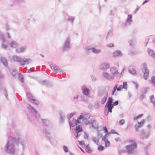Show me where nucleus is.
<instances>
[{"instance_id":"nucleus-39","label":"nucleus","mask_w":155,"mask_h":155,"mask_svg":"<svg viewBox=\"0 0 155 155\" xmlns=\"http://www.w3.org/2000/svg\"><path fill=\"white\" fill-rule=\"evenodd\" d=\"M129 72L133 75H134L136 73L135 69L133 68H130L128 70Z\"/></svg>"},{"instance_id":"nucleus-1","label":"nucleus","mask_w":155,"mask_h":155,"mask_svg":"<svg viewBox=\"0 0 155 155\" xmlns=\"http://www.w3.org/2000/svg\"><path fill=\"white\" fill-rule=\"evenodd\" d=\"M19 142V138L12 137H9L5 147V152L9 154L14 155L15 153V145H18Z\"/></svg>"},{"instance_id":"nucleus-16","label":"nucleus","mask_w":155,"mask_h":155,"mask_svg":"<svg viewBox=\"0 0 155 155\" xmlns=\"http://www.w3.org/2000/svg\"><path fill=\"white\" fill-rule=\"evenodd\" d=\"M110 64L109 63H104L101 64L99 66V69L100 70L103 71L107 69L110 68Z\"/></svg>"},{"instance_id":"nucleus-40","label":"nucleus","mask_w":155,"mask_h":155,"mask_svg":"<svg viewBox=\"0 0 155 155\" xmlns=\"http://www.w3.org/2000/svg\"><path fill=\"white\" fill-rule=\"evenodd\" d=\"M41 83L42 84H44L47 87H48L50 85V84L49 82L46 80H43L41 81Z\"/></svg>"},{"instance_id":"nucleus-30","label":"nucleus","mask_w":155,"mask_h":155,"mask_svg":"<svg viewBox=\"0 0 155 155\" xmlns=\"http://www.w3.org/2000/svg\"><path fill=\"white\" fill-rule=\"evenodd\" d=\"M2 48L4 49H6L8 46V43L6 41H2Z\"/></svg>"},{"instance_id":"nucleus-4","label":"nucleus","mask_w":155,"mask_h":155,"mask_svg":"<svg viewBox=\"0 0 155 155\" xmlns=\"http://www.w3.org/2000/svg\"><path fill=\"white\" fill-rule=\"evenodd\" d=\"M137 143L126 145L125 148L127 152L130 155L133 154L134 153L135 149L137 148Z\"/></svg>"},{"instance_id":"nucleus-53","label":"nucleus","mask_w":155,"mask_h":155,"mask_svg":"<svg viewBox=\"0 0 155 155\" xmlns=\"http://www.w3.org/2000/svg\"><path fill=\"white\" fill-rule=\"evenodd\" d=\"M84 115L85 118H86V120L89 119L91 116L90 114L88 113L84 114Z\"/></svg>"},{"instance_id":"nucleus-60","label":"nucleus","mask_w":155,"mask_h":155,"mask_svg":"<svg viewBox=\"0 0 155 155\" xmlns=\"http://www.w3.org/2000/svg\"><path fill=\"white\" fill-rule=\"evenodd\" d=\"M125 123V120L124 119L120 120L118 124L120 125H122Z\"/></svg>"},{"instance_id":"nucleus-55","label":"nucleus","mask_w":155,"mask_h":155,"mask_svg":"<svg viewBox=\"0 0 155 155\" xmlns=\"http://www.w3.org/2000/svg\"><path fill=\"white\" fill-rule=\"evenodd\" d=\"M76 112H74L73 113H71L70 114H68L67 115V118H71L75 114Z\"/></svg>"},{"instance_id":"nucleus-58","label":"nucleus","mask_w":155,"mask_h":155,"mask_svg":"<svg viewBox=\"0 0 155 155\" xmlns=\"http://www.w3.org/2000/svg\"><path fill=\"white\" fill-rule=\"evenodd\" d=\"M149 148V147H148V146H146L144 148V151L146 155H149V154L148 152Z\"/></svg>"},{"instance_id":"nucleus-19","label":"nucleus","mask_w":155,"mask_h":155,"mask_svg":"<svg viewBox=\"0 0 155 155\" xmlns=\"http://www.w3.org/2000/svg\"><path fill=\"white\" fill-rule=\"evenodd\" d=\"M102 75L106 79L112 80L114 79V76L110 75L107 72H103Z\"/></svg>"},{"instance_id":"nucleus-7","label":"nucleus","mask_w":155,"mask_h":155,"mask_svg":"<svg viewBox=\"0 0 155 155\" xmlns=\"http://www.w3.org/2000/svg\"><path fill=\"white\" fill-rule=\"evenodd\" d=\"M132 15H128L126 21L123 25H122V28L123 29H125L126 27L131 25L132 23Z\"/></svg>"},{"instance_id":"nucleus-26","label":"nucleus","mask_w":155,"mask_h":155,"mask_svg":"<svg viewBox=\"0 0 155 155\" xmlns=\"http://www.w3.org/2000/svg\"><path fill=\"white\" fill-rule=\"evenodd\" d=\"M82 90L83 94L85 96H87L90 93V90L88 88L84 87V86L82 87Z\"/></svg>"},{"instance_id":"nucleus-48","label":"nucleus","mask_w":155,"mask_h":155,"mask_svg":"<svg viewBox=\"0 0 155 155\" xmlns=\"http://www.w3.org/2000/svg\"><path fill=\"white\" fill-rule=\"evenodd\" d=\"M20 142L22 146L23 149H24L26 143L25 141L24 140H21L20 141Z\"/></svg>"},{"instance_id":"nucleus-37","label":"nucleus","mask_w":155,"mask_h":155,"mask_svg":"<svg viewBox=\"0 0 155 155\" xmlns=\"http://www.w3.org/2000/svg\"><path fill=\"white\" fill-rule=\"evenodd\" d=\"M92 51L94 53L99 54L101 52V50L100 49H97L94 47H92Z\"/></svg>"},{"instance_id":"nucleus-59","label":"nucleus","mask_w":155,"mask_h":155,"mask_svg":"<svg viewBox=\"0 0 155 155\" xmlns=\"http://www.w3.org/2000/svg\"><path fill=\"white\" fill-rule=\"evenodd\" d=\"M63 149L65 152H68V147L65 146H64L63 147Z\"/></svg>"},{"instance_id":"nucleus-34","label":"nucleus","mask_w":155,"mask_h":155,"mask_svg":"<svg viewBox=\"0 0 155 155\" xmlns=\"http://www.w3.org/2000/svg\"><path fill=\"white\" fill-rule=\"evenodd\" d=\"M113 35L112 30H109L107 33V35L106 36V38L107 39H108L109 38L111 37Z\"/></svg>"},{"instance_id":"nucleus-62","label":"nucleus","mask_w":155,"mask_h":155,"mask_svg":"<svg viewBox=\"0 0 155 155\" xmlns=\"http://www.w3.org/2000/svg\"><path fill=\"white\" fill-rule=\"evenodd\" d=\"M140 125H138V124H136L135 125L134 127L135 128V130L138 132L139 131V129L141 127L140 126Z\"/></svg>"},{"instance_id":"nucleus-22","label":"nucleus","mask_w":155,"mask_h":155,"mask_svg":"<svg viewBox=\"0 0 155 155\" xmlns=\"http://www.w3.org/2000/svg\"><path fill=\"white\" fill-rule=\"evenodd\" d=\"M110 71L114 76H116L119 74L117 69L115 67H113L110 68Z\"/></svg>"},{"instance_id":"nucleus-52","label":"nucleus","mask_w":155,"mask_h":155,"mask_svg":"<svg viewBox=\"0 0 155 155\" xmlns=\"http://www.w3.org/2000/svg\"><path fill=\"white\" fill-rule=\"evenodd\" d=\"M143 115V114H139V115H138L137 116L135 117H134L133 119V120L134 121H135L137 119H139V118H141L142 117Z\"/></svg>"},{"instance_id":"nucleus-23","label":"nucleus","mask_w":155,"mask_h":155,"mask_svg":"<svg viewBox=\"0 0 155 155\" xmlns=\"http://www.w3.org/2000/svg\"><path fill=\"white\" fill-rule=\"evenodd\" d=\"M0 61L6 67H7L8 66V63L7 59L6 58L2 57H1Z\"/></svg>"},{"instance_id":"nucleus-24","label":"nucleus","mask_w":155,"mask_h":155,"mask_svg":"<svg viewBox=\"0 0 155 155\" xmlns=\"http://www.w3.org/2000/svg\"><path fill=\"white\" fill-rule=\"evenodd\" d=\"M26 49V46H23L20 48H17L15 49V51L17 53H21L24 52L25 51Z\"/></svg>"},{"instance_id":"nucleus-2","label":"nucleus","mask_w":155,"mask_h":155,"mask_svg":"<svg viewBox=\"0 0 155 155\" xmlns=\"http://www.w3.org/2000/svg\"><path fill=\"white\" fill-rule=\"evenodd\" d=\"M110 90V87L106 86L104 87H99L97 91V96L101 98L100 103L104 104L106 101L108 96V92Z\"/></svg>"},{"instance_id":"nucleus-46","label":"nucleus","mask_w":155,"mask_h":155,"mask_svg":"<svg viewBox=\"0 0 155 155\" xmlns=\"http://www.w3.org/2000/svg\"><path fill=\"white\" fill-rule=\"evenodd\" d=\"M32 69H35V68L34 67H32L30 69H26L25 70V72L27 73H29L31 72L36 71H38L37 70H30Z\"/></svg>"},{"instance_id":"nucleus-20","label":"nucleus","mask_w":155,"mask_h":155,"mask_svg":"<svg viewBox=\"0 0 155 155\" xmlns=\"http://www.w3.org/2000/svg\"><path fill=\"white\" fill-rule=\"evenodd\" d=\"M51 129H47L46 128H44L43 130V133L46 136L47 138L50 137L51 136V133L49 130Z\"/></svg>"},{"instance_id":"nucleus-63","label":"nucleus","mask_w":155,"mask_h":155,"mask_svg":"<svg viewBox=\"0 0 155 155\" xmlns=\"http://www.w3.org/2000/svg\"><path fill=\"white\" fill-rule=\"evenodd\" d=\"M97 136L98 138H101L102 137L103 134L102 133L100 132L99 130H98L97 132Z\"/></svg>"},{"instance_id":"nucleus-42","label":"nucleus","mask_w":155,"mask_h":155,"mask_svg":"<svg viewBox=\"0 0 155 155\" xmlns=\"http://www.w3.org/2000/svg\"><path fill=\"white\" fill-rule=\"evenodd\" d=\"M4 37V33L1 31H0V40L1 41H5Z\"/></svg>"},{"instance_id":"nucleus-21","label":"nucleus","mask_w":155,"mask_h":155,"mask_svg":"<svg viewBox=\"0 0 155 155\" xmlns=\"http://www.w3.org/2000/svg\"><path fill=\"white\" fill-rule=\"evenodd\" d=\"M91 124V126L94 129H98V124L97 123L95 120L94 119H92L90 122Z\"/></svg>"},{"instance_id":"nucleus-6","label":"nucleus","mask_w":155,"mask_h":155,"mask_svg":"<svg viewBox=\"0 0 155 155\" xmlns=\"http://www.w3.org/2000/svg\"><path fill=\"white\" fill-rule=\"evenodd\" d=\"M27 108L31 114H33L35 117L37 118L40 117V115L38 111L30 104H28Z\"/></svg>"},{"instance_id":"nucleus-45","label":"nucleus","mask_w":155,"mask_h":155,"mask_svg":"<svg viewBox=\"0 0 155 155\" xmlns=\"http://www.w3.org/2000/svg\"><path fill=\"white\" fill-rule=\"evenodd\" d=\"M150 82L153 84L155 85V76H152L151 77Z\"/></svg>"},{"instance_id":"nucleus-64","label":"nucleus","mask_w":155,"mask_h":155,"mask_svg":"<svg viewBox=\"0 0 155 155\" xmlns=\"http://www.w3.org/2000/svg\"><path fill=\"white\" fill-rule=\"evenodd\" d=\"M148 89L147 87H145L143 88V90L142 91L141 93L143 94H146L147 91V90Z\"/></svg>"},{"instance_id":"nucleus-35","label":"nucleus","mask_w":155,"mask_h":155,"mask_svg":"<svg viewBox=\"0 0 155 155\" xmlns=\"http://www.w3.org/2000/svg\"><path fill=\"white\" fill-rule=\"evenodd\" d=\"M91 139L97 145L98 144V143H99V139L98 138L97 139L96 137H93Z\"/></svg>"},{"instance_id":"nucleus-10","label":"nucleus","mask_w":155,"mask_h":155,"mask_svg":"<svg viewBox=\"0 0 155 155\" xmlns=\"http://www.w3.org/2000/svg\"><path fill=\"white\" fill-rule=\"evenodd\" d=\"M8 59L11 62L15 61L19 63V64L21 61V58L16 55L9 56L8 57Z\"/></svg>"},{"instance_id":"nucleus-38","label":"nucleus","mask_w":155,"mask_h":155,"mask_svg":"<svg viewBox=\"0 0 155 155\" xmlns=\"http://www.w3.org/2000/svg\"><path fill=\"white\" fill-rule=\"evenodd\" d=\"M3 94L5 96L6 99L8 100V95L7 94V90L6 89H4Z\"/></svg>"},{"instance_id":"nucleus-25","label":"nucleus","mask_w":155,"mask_h":155,"mask_svg":"<svg viewBox=\"0 0 155 155\" xmlns=\"http://www.w3.org/2000/svg\"><path fill=\"white\" fill-rule=\"evenodd\" d=\"M114 107L113 105H112V104H108V105H107V104H106L104 109L109 111V112L111 113L112 109L114 108Z\"/></svg>"},{"instance_id":"nucleus-29","label":"nucleus","mask_w":155,"mask_h":155,"mask_svg":"<svg viewBox=\"0 0 155 155\" xmlns=\"http://www.w3.org/2000/svg\"><path fill=\"white\" fill-rule=\"evenodd\" d=\"M80 123V122L79 120L77 118V120L74 119L72 120L71 125V127H74L75 126L77 125L78 124Z\"/></svg>"},{"instance_id":"nucleus-44","label":"nucleus","mask_w":155,"mask_h":155,"mask_svg":"<svg viewBox=\"0 0 155 155\" xmlns=\"http://www.w3.org/2000/svg\"><path fill=\"white\" fill-rule=\"evenodd\" d=\"M85 150L86 152L88 153H90L91 151V150L90 147L89 146V144L87 145L86 146Z\"/></svg>"},{"instance_id":"nucleus-43","label":"nucleus","mask_w":155,"mask_h":155,"mask_svg":"<svg viewBox=\"0 0 155 155\" xmlns=\"http://www.w3.org/2000/svg\"><path fill=\"white\" fill-rule=\"evenodd\" d=\"M113 99L111 97H109L108 98V100L106 103V104H107V105L108 104H112V103L113 101Z\"/></svg>"},{"instance_id":"nucleus-31","label":"nucleus","mask_w":155,"mask_h":155,"mask_svg":"<svg viewBox=\"0 0 155 155\" xmlns=\"http://www.w3.org/2000/svg\"><path fill=\"white\" fill-rule=\"evenodd\" d=\"M10 45L11 48H15L18 46V44L16 41H12Z\"/></svg>"},{"instance_id":"nucleus-3","label":"nucleus","mask_w":155,"mask_h":155,"mask_svg":"<svg viewBox=\"0 0 155 155\" xmlns=\"http://www.w3.org/2000/svg\"><path fill=\"white\" fill-rule=\"evenodd\" d=\"M15 127L16 125L14 121H12L11 122L9 123L8 126L9 131L7 132V134L8 135L13 134H17L18 135L20 134V131L17 130L16 129Z\"/></svg>"},{"instance_id":"nucleus-36","label":"nucleus","mask_w":155,"mask_h":155,"mask_svg":"<svg viewBox=\"0 0 155 155\" xmlns=\"http://www.w3.org/2000/svg\"><path fill=\"white\" fill-rule=\"evenodd\" d=\"M80 97H81V100H83L85 102H86L87 103H89L88 99L87 97H86L84 95L81 96Z\"/></svg>"},{"instance_id":"nucleus-9","label":"nucleus","mask_w":155,"mask_h":155,"mask_svg":"<svg viewBox=\"0 0 155 155\" xmlns=\"http://www.w3.org/2000/svg\"><path fill=\"white\" fill-rule=\"evenodd\" d=\"M27 97L28 98L30 101L36 105L39 104V101L35 99L29 92H27L26 94Z\"/></svg>"},{"instance_id":"nucleus-11","label":"nucleus","mask_w":155,"mask_h":155,"mask_svg":"<svg viewBox=\"0 0 155 155\" xmlns=\"http://www.w3.org/2000/svg\"><path fill=\"white\" fill-rule=\"evenodd\" d=\"M41 121L43 125L46 127H48V128L49 129H53V127L52 124L49 120L42 119Z\"/></svg>"},{"instance_id":"nucleus-14","label":"nucleus","mask_w":155,"mask_h":155,"mask_svg":"<svg viewBox=\"0 0 155 155\" xmlns=\"http://www.w3.org/2000/svg\"><path fill=\"white\" fill-rule=\"evenodd\" d=\"M83 129L81 125L77 126L75 128V131L74 132V135L75 136L76 138H78L80 135V134H79V132L82 131Z\"/></svg>"},{"instance_id":"nucleus-51","label":"nucleus","mask_w":155,"mask_h":155,"mask_svg":"<svg viewBox=\"0 0 155 155\" xmlns=\"http://www.w3.org/2000/svg\"><path fill=\"white\" fill-rule=\"evenodd\" d=\"M145 120L144 119H143L140 122H137V123L138 124V125H140V127H142L143 124H144V123H145Z\"/></svg>"},{"instance_id":"nucleus-61","label":"nucleus","mask_w":155,"mask_h":155,"mask_svg":"<svg viewBox=\"0 0 155 155\" xmlns=\"http://www.w3.org/2000/svg\"><path fill=\"white\" fill-rule=\"evenodd\" d=\"M104 147L102 145H100L98 147L97 149L100 151L103 150L104 149Z\"/></svg>"},{"instance_id":"nucleus-41","label":"nucleus","mask_w":155,"mask_h":155,"mask_svg":"<svg viewBox=\"0 0 155 155\" xmlns=\"http://www.w3.org/2000/svg\"><path fill=\"white\" fill-rule=\"evenodd\" d=\"M117 9L116 7H114L113 9L110 10L109 15H114Z\"/></svg>"},{"instance_id":"nucleus-33","label":"nucleus","mask_w":155,"mask_h":155,"mask_svg":"<svg viewBox=\"0 0 155 155\" xmlns=\"http://www.w3.org/2000/svg\"><path fill=\"white\" fill-rule=\"evenodd\" d=\"M78 119L80 120H82L83 121L86 120V118L84 117L83 113L81 114L80 116L78 117Z\"/></svg>"},{"instance_id":"nucleus-18","label":"nucleus","mask_w":155,"mask_h":155,"mask_svg":"<svg viewBox=\"0 0 155 155\" xmlns=\"http://www.w3.org/2000/svg\"><path fill=\"white\" fill-rule=\"evenodd\" d=\"M113 57L114 58L120 57L122 56V53L121 51L119 50L114 51L112 53Z\"/></svg>"},{"instance_id":"nucleus-12","label":"nucleus","mask_w":155,"mask_h":155,"mask_svg":"<svg viewBox=\"0 0 155 155\" xmlns=\"http://www.w3.org/2000/svg\"><path fill=\"white\" fill-rule=\"evenodd\" d=\"M143 65L144 67V69L143 70V77L144 79L146 80L147 79L149 74V71L147 69V64L145 63H143Z\"/></svg>"},{"instance_id":"nucleus-13","label":"nucleus","mask_w":155,"mask_h":155,"mask_svg":"<svg viewBox=\"0 0 155 155\" xmlns=\"http://www.w3.org/2000/svg\"><path fill=\"white\" fill-rule=\"evenodd\" d=\"M59 122L61 124H63L66 118L65 114L62 110L59 111Z\"/></svg>"},{"instance_id":"nucleus-49","label":"nucleus","mask_w":155,"mask_h":155,"mask_svg":"<svg viewBox=\"0 0 155 155\" xmlns=\"http://www.w3.org/2000/svg\"><path fill=\"white\" fill-rule=\"evenodd\" d=\"M118 86V84H115V86L114 87L113 89L112 92V95H113L116 91L117 90V87Z\"/></svg>"},{"instance_id":"nucleus-5","label":"nucleus","mask_w":155,"mask_h":155,"mask_svg":"<svg viewBox=\"0 0 155 155\" xmlns=\"http://www.w3.org/2000/svg\"><path fill=\"white\" fill-rule=\"evenodd\" d=\"M61 49L63 51H66L71 49L70 39L69 37L66 38L64 43L61 46Z\"/></svg>"},{"instance_id":"nucleus-56","label":"nucleus","mask_w":155,"mask_h":155,"mask_svg":"<svg viewBox=\"0 0 155 155\" xmlns=\"http://www.w3.org/2000/svg\"><path fill=\"white\" fill-rule=\"evenodd\" d=\"M122 86L123 88L124 89H127V83L126 82L124 81L123 82V85H122Z\"/></svg>"},{"instance_id":"nucleus-32","label":"nucleus","mask_w":155,"mask_h":155,"mask_svg":"<svg viewBox=\"0 0 155 155\" xmlns=\"http://www.w3.org/2000/svg\"><path fill=\"white\" fill-rule=\"evenodd\" d=\"M18 75L19 80L21 81V82L23 83L24 81V78L23 75L21 74V73L19 72Z\"/></svg>"},{"instance_id":"nucleus-17","label":"nucleus","mask_w":155,"mask_h":155,"mask_svg":"<svg viewBox=\"0 0 155 155\" xmlns=\"http://www.w3.org/2000/svg\"><path fill=\"white\" fill-rule=\"evenodd\" d=\"M32 62L31 59L29 58H21V61L20 63V64L21 66L24 65L25 64H28Z\"/></svg>"},{"instance_id":"nucleus-57","label":"nucleus","mask_w":155,"mask_h":155,"mask_svg":"<svg viewBox=\"0 0 155 155\" xmlns=\"http://www.w3.org/2000/svg\"><path fill=\"white\" fill-rule=\"evenodd\" d=\"M14 2L19 4L23 3L25 2L24 0H13Z\"/></svg>"},{"instance_id":"nucleus-28","label":"nucleus","mask_w":155,"mask_h":155,"mask_svg":"<svg viewBox=\"0 0 155 155\" xmlns=\"http://www.w3.org/2000/svg\"><path fill=\"white\" fill-rule=\"evenodd\" d=\"M147 51L149 55L152 57L153 59L155 61V55L154 51L152 49L148 48Z\"/></svg>"},{"instance_id":"nucleus-54","label":"nucleus","mask_w":155,"mask_h":155,"mask_svg":"<svg viewBox=\"0 0 155 155\" xmlns=\"http://www.w3.org/2000/svg\"><path fill=\"white\" fill-rule=\"evenodd\" d=\"M105 142V147H107L110 146V141L107 140H106L105 141H104Z\"/></svg>"},{"instance_id":"nucleus-50","label":"nucleus","mask_w":155,"mask_h":155,"mask_svg":"<svg viewBox=\"0 0 155 155\" xmlns=\"http://www.w3.org/2000/svg\"><path fill=\"white\" fill-rule=\"evenodd\" d=\"M68 21H70L71 23H73L74 20V18L73 17H68L67 19Z\"/></svg>"},{"instance_id":"nucleus-27","label":"nucleus","mask_w":155,"mask_h":155,"mask_svg":"<svg viewBox=\"0 0 155 155\" xmlns=\"http://www.w3.org/2000/svg\"><path fill=\"white\" fill-rule=\"evenodd\" d=\"M47 139L50 141V143L53 145H55L57 144V141L54 138L51 136L50 137L48 138Z\"/></svg>"},{"instance_id":"nucleus-8","label":"nucleus","mask_w":155,"mask_h":155,"mask_svg":"<svg viewBox=\"0 0 155 155\" xmlns=\"http://www.w3.org/2000/svg\"><path fill=\"white\" fill-rule=\"evenodd\" d=\"M150 131L149 130L147 132H146L145 130L142 129L140 130V138L142 139L148 138L150 135Z\"/></svg>"},{"instance_id":"nucleus-47","label":"nucleus","mask_w":155,"mask_h":155,"mask_svg":"<svg viewBox=\"0 0 155 155\" xmlns=\"http://www.w3.org/2000/svg\"><path fill=\"white\" fill-rule=\"evenodd\" d=\"M94 107L96 109H99L100 108L99 103L98 101H96L94 103Z\"/></svg>"},{"instance_id":"nucleus-15","label":"nucleus","mask_w":155,"mask_h":155,"mask_svg":"<svg viewBox=\"0 0 155 155\" xmlns=\"http://www.w3.org/2000/svg\"><path fill=\"white\" fill-rule=\"evenodd\" d=\"M50 66L51 69L53 70L55 73H62L63 72V71L56 65H50Z\"/></svg>"}]
</instances>
